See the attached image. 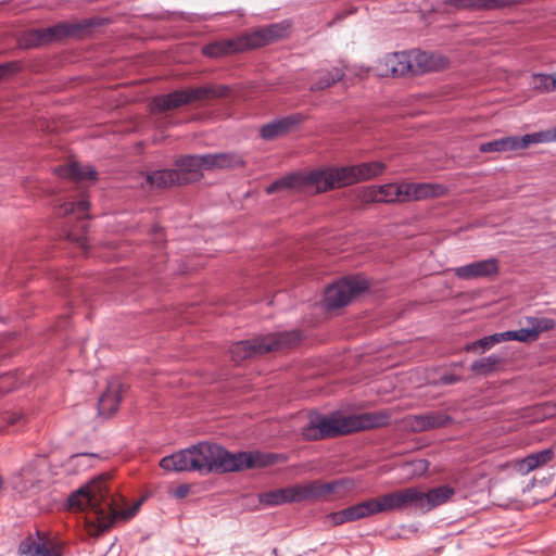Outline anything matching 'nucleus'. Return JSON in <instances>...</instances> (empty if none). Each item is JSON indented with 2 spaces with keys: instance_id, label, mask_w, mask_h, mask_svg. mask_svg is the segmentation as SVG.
<instances>
[{
  "instance_id": "nucleus-45",
  "label": "nucleus",
  "mask_w": 556,
  "mask_h": 556,
  "mask_svg": "<svg viewBox=\"0 0 556 556\" xmlns=\"http://www.w3.org/2000/svg\"><path fill=\"white\" fill-rule=\"evenodd\" d=\"M535 410L540 414V417L545 418L556 415V403L545 404L543 407H536Z\"/></svg>"
},
{
  "instance_id": "nucleus-1",
  "label": "nucleus",
  "mask_w": 556,
  "mask_h": 556,
  "mask_svg": "<svg viewBox=\"0 0 556 556\" xmlns=\"http://www.w3.org/2000/svg\"><path fill=\"white\" fill-rule=\"evenodd\" d=\"M108 475H101L80 486L67 500L68 507L85 513V526L90 536H99L117 520L132 518L140 502L130 508L124 497L113 494L108 486Z\"/></svg>"
},
{
  "instance_id": "nucleus-23",
  "label": "nucleus",
  "mask_w": 556,
  "mask_h": 556,
  "mask_svg": "<svg viewBox=\"0 0 556 556\" xmlns=\"http://www.w3.org/2000/svg\"><path fill=\"white\" fill-rule=\"evenodd\" d=\"M58 176L75 181L96 180L97 172L91 166H83L76 162L55 168Z\"/></svg>"
},
{
  "instance_id": "nucleus-15",
  "label": "nucleus",
  "mask_w": 556,
  "mask_h": 556,
  "mask_svg": "<svg viewBox=\"0 0 556 556\" xmlns=\"http://www.w3.org/2000/svg\"><path fill=\"white\" fill-rule=\"evenodd\" d=\"M302 114H290L288 116L277 118L262 126L260 135L265 140H274L278 137L287 135L291 129H293L295 126L302 123Z\"/></svg>"
},
{
  "instance_id": "nucleus-34",
  "label": "nucleus",
  "mask_w": 556,
  "mask_h": 556,
  "mask_svg": "<svg viewBox=\"0 0 556 556\" xmlns=\"http://www.w3.org/2000/svg\"><path fill=\"white\" fill-rule=\"evenodd\" d=\"M505 341H518L522 343H531L538 340V332L528 328H521L518 330H508L504 332Z\"/></svg>"
},
{
  "instance_id": "nucleus-24",
  "label": "nucleus",
  "mask_w": 556,
  "mask_h": 556,
  "mask_svg": "<svg viewBox=\"0 0 556 556\" xmlns=\"http://www.w3.org/2000/svg\"><path fill=\"white\" fill-rule=\"evenodd\" d=\"M386 72L392 76H403L407 73H412V59L409 53L406 51L395 52L386 56Z\"/></svg>"
},
{
  "instance_id": "nucleus-6",
  "label": "nucleus",
  "mask_w": 556,
  "mask_h": 556,
  "mask_svg": "<svg viewBox=\"0 0 556 556\" xmlns=\"http://www.w3.org/2000/svg\"><path fill=\"white\" fill-rule=\"evenodd\" d=\"M288 25L273 24L266 28H262L243 40H219L211 42L203 47L202 52L208 58H220L227 54L238 52L243 47L256 48L266 45L269 41L281 38L287 34Z\"/></svg>"
},
{
  "instance_id": "nucleus-49",
  "label": "nucleus",
  "mask_w": 556,
  "mask_h": 556,
  "mask_svg": "<svg viewBox=\"0 0 556 556\" xmlns=\"http://www.w3.org/2000/svg\"><path fill=\"white\" fill-rule=\"evenodd\" d=\"M212 16H213V15H210V14H203V15H201V17H200V18H201V20H203V21H207V20H211V18H212Z\"/></svg>"
},
{
  "instance_id": "nucleus-13",
  "label": "nucleus",
  "mask_w": 556,
  "mask_h": 556,
  "mask_svg": "<svg viewBox=\"0 0 556 556\" xmlns=\"http://www.w3.org/2000/svg\"><path fill=\"white\" fill-rule=\"evenodd\" d=\"M89 206H90L89 201L86 199H81L77 202H65L59 208V214H63V215L73 214L80 220V223H81L80 229L83 230V233L77 235L74 231H70L67 237L70 240L75 241L81 248L86 247V237L84 233L87 230L86 219L89 218V214H88Z\"/></svg>"
},
{
  "instance_id": "nucleus-52",
  "label": "nucleus",
  "mask_w": 556,
  "mask_h": 556,
  "mask_svg": "<svg viewBox=\"0 0 556 556\" xmlns=\"http://www.w3.org/2000/svg\"><path fill=\"white\" fill-rule=\"evenodd\" d=\"M78 455H79V454H74V455H73V457H74V456H78ZM87 455H88V456H94L96 454L90 453V454H87Z\"/></svg>"
},
{
  "instance_id": "nucleus-37",
  "label": "nucleus",
  "mask_w": 556,
  "mask_h": 556,
  "mask_svg": "<svg viewBox=\"0 0 556 556\" xmlns=\"http://www.w3.org/2000/svg\"><path fill=\"white\" fill-rule=\"evenodd\" d=\"M531 86L540 92H551L555 90L553 74L535 73L532 75Z\"/></svg>"
},
{
  "instance_id": "nucleus-40",
  "label": "nucleus",
  "mask_w": 556,
  "mask_h": 556,
  "mask_svg": "<svg viewBox=\"0 0 556 556\" xmlns=\"http://www.w3.org/2000/svg\"><path fill=\"white\" fill-rule=\"evenodd\" d=\"M177 452H228V450L214 442L201 441L190 446L180 448Z\"/></svg>"
},
{
  "instance_id": "nucleus-25",
  "label": "nucleus",
  "mask_w": 556,
  "mask_h": 556,
  "mask_svg": "<svg viewBox=\"0 0 556 556\" xmlns=\"http://www.w3.org/2000/svg\"><path fill=\"white\" fill-rule=\"evenodd\" d=\"M39 479L31 468H24L14 477L13 488L23 495L35 493L38 489Z\"/></svg>"
},
{
  "instance_id": "nucleus-41",
  "label": "nucleus",
  "mask_w": 556,
  "mask_h": 556,
  "mask_svg": "<svg viewBox=\"0 0 556 556\" xmlns=\"http://www.w3.org/2000/svg\"><path fill=\"white\" fill-rule=\"evenodd\" d=\"M377 186H367L358 190V198L362 202H380V193Z\"/></svg>"
},
{
  "instance_id": "nucleus-36",
  "label": "nucleus",
  "mask_w": 556,
  "mask_h": 556,
  "mask_svg": "<svg viewBox=\"0 0 556 556\" xmlns=\"http://www.w3.org/2000/svg\"><path fill=\"white\" fill-rule=\"evenodd\" d=\"M258 501L261 504H263L265 506H270V507L287 504L286 489L281 488V489L260 493Z\"/></svg>"
},
{
  "instance_id": "nucleus-43",
  "label": "nucleus",
  "mask_w": 556,
  "mask_h": 556,
  "mask_svg": "<svg viewBox=\"0 0 556 556\" xmlns=\"http://www.w3.org/2000/svg\"><path fill=\"white\" fill-rule=\"evenodd\" d=\"M350 514L351 513H350V509L348 507V508H345L343 510L330 514L329 515V519L336 526L343 525L345 522L353 521L352 516H350Z\"/></svg>"
},
{
  "instance_id": "nucleus-44",
  "label": "nucleus",
  "mask_w": 556,
  "mask_h": 556,
  "mask_svg": "<svg viewBox=\"0 0 556 556\" xmlns=\"http://www.w3.org/2000/svg\"><path fill=\"white\" fill-rule=\"evenodd\" d=\"M170 495L177 500L185 498L190 493L189 484H180L177 488L169 491Z\"/></svg>"
},
{
  "instance_id": "nucleus-5",
  "label": "nucleus",
  "mask_w": 556,
  "mask_h": 556,
  "mask_svg": "<svg viewBox=\"0 0 556 556\" xmlns=\"http://www.w3.org/2000/svg\"><path fill=\"white\" fill-rule=\"evenodd\" d=\"M302 340L298 330L270 333L231 344L229 353L236 363L266 353L294 346Z\"/></svg>"
},
{
  "instance_id": "nucleus-31",
  "label": "nucleus",
  "mask_w": 556,
  "mask_h": 556,
  "mask_svg": "<svg viewBox=\"0 0 556 556\" xmlns=\"http://www.w3.org/2000/svg\"><path fill=\"white\" fill-rule=\"evenodd\" d=\"M349 509L353 521L378 514L375 498L350 506Z\"/></svg>"
},
{
  "instance_id": "nucleus-39",
  "label": "nucleus",
  "mask_w": 556,
  "mask_h": 556,
  "mask_svg": "<svg viewBox=\"0 0 556 556\" xmlns=\"http://www.w3.org/2000/svg\"><path fill=\"white\" fill-rule=\"evenodd\" d=\"M526 320L528 326H530L532 330L538 332V339L540 338V334L542 332L554 329L556 325L554 319L546 317H527Z\"/></svg>"
},
{
  "instance_id": "nucleus-47",
  "label": "nucleus",
  "mask_w": 556,
  "mask_h": 556,
  "mask_svg": "<svg viewBox=\"0 0 556 556\" xmlns=\"http://www.w3.org/2000/svg\"><path fill=\"white\" fill-rule=\"evenodd\" d=\"M9 72V66L0 64V79Z\"/></svg>"
},
{
  "instance_id": "nucleus-38",
  "label": "nucleus",
  "mask_w": 556,
  "mask_h": 556,
  "mask_svg": "<svg viewBox=\"0 0 556 556\" xmlns=\"http://www.w3.org/2000/svg\"><path fill=\"white\" fill-rule=\"evenodd\" d=\"M378 513L400 509L396 491L376 497Z\"/></svg>"
},
{
  "instance_id": "nucleus-17",
  "label": "nucleus",
  "mask_w": 556,
  "mask_h": 556,
  "mask_svg": "<svg viewBox=\"0 0 556 556\" xmlns=\"http://www.w3.org/2000/svg\"><path fill=\"white\" fill-rule=\"evenodd\" d=\"M123 384L114 379L109 381L105 392L98 403L99 414L103 417H111L118 408L122 401Z\"/></svg>"
},
{
  "instance_id": "nucleus-20",
  "label": "nucleus",
  "mask_w": 556,
  "mask_h": 556,
  "mask_svg": "<svg viewBox=\"0 0 556 556\" xmlns=\"http://www.w3.org/2000/svg\"><path fill=\"white\" fill-rule=\"evenodd\" d=\"M455 495V489L450 485H440L421 492V511H429L447 503Z\"/></svg>"
},
{
  "instance_id": "nucleus-30",
  "label": "nucleus",
  "mask_w": 556,
  "mask_h": 556,
  "mask_svg": "<svg viewBox=\"0 0 556 556\" xmlns=\"http://www.w3.org/2000/svg\"><path fill=\"white\" fill-rule=\"evenodd\" d=\"M430 467L429 460L425 458H417L414 460L406 462L401 465L400 469L402 472V476L407 479L412 480L418 477L424 476Z\"/></svg>"
},
{
  "instance_id": "nucleus-10",
  "label": "nucleus",
  "mask_w": 556,
  "mask_h": 556,
  "mask_svg": "<svg viewBox=\"0 0 556 556\" xmlns=\"http://www.w3.org/2000/svg\"><path fill=\"white\" fill-rule=\"evenodd\" d=\"M369 288V282L362 276H352L330 285L325 290L324 302L327 308H340L350 303L352 298Z\"/></svg>"
},
{
  "instance_id": "nucleus-19",
  "label": "nucleus",
  "mask_w": 556,
  "mask_h": 556,
  "mask_svg": "<svg viewBox=\"0 0 556 556\" xmlns=\"http://www.w3.org/2000/svg\"><path fill=\"white\" fill-rule=\"evenodd\" d=\"M451 418L443 413L430 412L421 415H413L407 418V424L413 431L420 432L440 428L450 422Z\"/></svg>"
},
{
  "instance_id": "nucleus-51",
  "label": "nucleus",
  "mask_w": 556,
  "mask_h": 556,
  "mask_svg": "<svg viewBox=\"0 0 556 556\" xmlns=\"http://www.w3.org/2000/svg\"><path fill=\"white\" fill-rule=\"evenodd\" d=\"M553 81H555V90H556V74H553Z\"/></svg>"
},
{
  "instance_id": "nucleus-48",
  "label": "nucleus",
  "mask_w": 556,
  "mask_h": 556,
  "mask_svg": "<svg viewBox=\"0 0 556 556\" xmlns=\"http://www.w3.org/2000/svg\"><path fill=\"white\" fill-rule=\"evenodd\" d=\"M443 381L445 383H454L457 381V378H455L454 376H445L443 377Z\"/></svg>"
},
{
  "instance_id": "nucleus-2",
  "label": "nucleus",
  "mask_w": 556,
  "mask_h": 556,
  "mask_svg": "<svg viewBox=\"0 0 556 556\" xmlns=\"http://www.w3.org/2000/svg\"><path fill=\"white\" fill-rule=\"evenodd\" d=\"M282 454H167L160 460L165 471L229 472L263 468L277 463Z\"/></svg>"
},
{
  "instance_id": "nucleus-33",
  "label": "nucleus",
  "mask_w": 556,
  "mask_h": 556,
  "mask_svg": "<svg viewBox=\"0 0 556 556\" xmlns=\"http://www.w3.org/2000/svg\"><path fill=\"white\" fill-rule=\"evenodd\" d=\"M344 73L339 67H333L327 73H321L318 80L312 86V90H323L339 81Z\"/></svg>"
},
{
  "instance_id": "nucleus-26",
  "label": "nucleus",
  "mask_w": 556,
  "mask_h": 556,
  "mask_svg": "<svg viewBox=\"0 0 556 556\" xmlns=\"http://www.w3.org/2000/svg\"><path fill=\"white\" fill-rule=\"evenodd\" d=\"M380 202H407V191L404 184H386L379 186Z\"/></svg>"
},
{
  "instance_id": "nucleus-4",
  "label": "nucleus",
  "mask_w": 556,
  "mask_h": 556,
  "mask_svg": "<svg viewBox=\"0 0 556 556\" xmlns=\"http://www.w3.org/2000/svg\"><path fill=\"white\" fill-rule=\"evenodd\" d=\"M391 415L387 412H371L344 416L341 414L309 415L308 424L303 427L305 440L316 441L348 434L354 431L382 427L389 424Z\"/></svg>"
},
{
  "instance_id": "nucleus-7",
  "label": "nucleus",
  "mask_w": 556,
  "mask_h": 556,
  "mask_svg": "<svg viewBox=\"0 0 556 556\" xmlns=\"http://www.w3.org/2000/svg\"><path fill=\"white\" fill-rule=\"evenodd\" d=\"M228 94L229 87L225 85L175 90L167 94L155 97L151 102V110L153 112H165L189 104L193 101L225 98Z\"/></svg>"
},
{
  "instance_id": "nucleus-53",
  "label": "nucleus",
  "mask_w": 556,
  "mask_h": 556,
  "mask_svg": "<svg viewBox=\"0 0 556 556\" xmlns=\"http://www.w3.org/2000/svg\"><path fill=\"white\" fill-rule=\"evenodd\" d=\"M541 452L547 453V452H552V451H551V448H544Z\"/></svg>"
},
{
  "instance_id": "nucleus-35",
  "label": "nucleus",
  "mask_w": 556,
  "mask_h": 556,
  "mask_svg": "<svg viewBox=\"0 0 556 556\" xmlns=\"http://www.w3.org/2000/svg\"><path fill=\"white\" fill-rule=\"evenodd\" d=\"M505 342L504 332L493 333L491 336L483 337L466 346L468 352L482 349L483 351L490 350L494 345Z\"/></svg>"
},
{
  "instance_id": "nucleus-14",
  "label": "nucleus",
  "mask_w": 556,
  "mask_h": 556,
  "mask_svg": "<svg viewBox=\"0 0 556 556\" xmlns=\"http://www.w3.org/2000/svg\"><path fill=\"white\" fill-rule=\"evenodd\" d=\"M22 556H62L61 546L41 538L28 536L18 546Z\"/></svg>"
},
{
  "instance_id": "nucleus-11",
  "label": "nucleus",
  "mask_w": 556,
  "mask_h": 556,
  "mask_svg": "<svg viewBox=\"0 0 556 556\" xmlns=\"http://www.w3.org/2000/svg\"><path fill=\"white\" fill-rule=\"evenodd\" d=\"M343 480L323 483L319 480L294 484L286 489L287 503H300L309 500H324L337 491Z\"/></svg>"
},
{
  "instance_id": "nucleus-22",
  "label": "nucleus",
  "mask_w": 556,
  "mask_h": 556,
  "mask_svg": "<svg viewBox=\"0 0 556 556\" xmlns=\"http://www.w3.org/2000/svg\"><path fill=\"white\" fill-rule=\"evenodd\" d=\"M408 201H419L428 198H435L444 192V187L434 184L405 182Z\"/></svg>"
},
{
  "instance_id": "nucleus-16",
  "label": "nucleus",
  "mask_w": 556,
  "mask_h": 556,
  "mask_svg": "<svg viewBox=\"0 0 556 556\" xmlns=\"http://www.w3.org/2000/svg\"><path fill=\"white\" fill-rule=\"evenodd\" d=\"M413 67L412 74L418 75L426 72L439 71L446 64L445 59L431 52L413 50L409 51Z\"/></svg>"
},
{
  "instance_id": "nucleus-27",
  "label": "nucleus",
  "mask_w": 556,
  "mask_h": 556,
  "mask_svg": "<svg viewBox=\"0 0 556 556\" xmlns=\"http://www.w3.org/2000/svg\"><path fill=\"white\" fill-rule=\"evenodd\" d=\"M447 5L457 9L467 8H498L518 2L519 0H444Z\"/></svg>"
},
{
  "instance_id": "nucleus-29",
  "label": "nucleus",
  "mask_w": 556,
  "mask_h": 556,
  "mask_svg": "<svg viewBox=\"0 0 556 556\" xmlns=\"http://www.w3.org/2000/svg\"><path fill=\"white\" fill-rule=\"evenodd\" d=\"M552 454H528L525 458L515 464V469L521 475H527L531 470L552 459Z\"/></svg>"
},
{
  "instance_id": "nucleus-50",
  "label": "nucleus",
  "mask_w": 556,
  "mask_h": 556,
  "mask_svg": "<svg viewBox=\"0 0 556 556\" xmlns=\"http://www.w3.org/2000/svg\"><path fill=\"white\" fill-rule=\"evenodd\" d=\"M2 485H3V479H2V477L0 476V490L2 489Z\"/></svg>"
},
{
  "instance_id": "nucleus-8",
  "label": "nucleus",
  "mask_w": 556,
  "mask_h": 556,
  "mask_svg": "<svg viewBox=\"0 0 556 556\" xmlns=\"http://www.w3.org/2000/svg\"><path fill=\"white\" fill-rule=\"evenodd\" d=\"M243 165V161L230 153H214L203 155H185L176 161V170L180 177H187L188 182L198 179L202 169L214 167L227 168Z\"/></svg>"
},
{
  "instance_id": "nucleus-3",
  "label": "nucleus",
  "mask_w": 556,
  "mask_h": 556,
  "mask_svg": "<svg viewBox=\"0 0 556 556\" xmlns=\"http://www.w3.org/2000/svg\"><path fill=\"white\" fill-rule=\"evenodd\" d=\"M384 169L386 165L382 162L374 161L351 166L315 169L303 177L299 174H291L270 184L266 188V192L273 194L278 190L291 189L298 186L300 181L314 186L317 192H325L330 189L376 178Z\"/></svg>"
},
{
  "instance_id": "nucleus-21",
  "label": "nucleus",
  "mask_w": 556,
  "mask_h": 556,
  "mask_svg": "<svg viewBox=\"0 0 556 556\" xmlns=\"http://www.w3.org/2000/svg\"><path fill=\"white\" fill-rule=\"evenodd\" d=\"M188 178L180 177V173L176 169L154 170L146 176V184L151 188H167L173 185L187 184Z\"/></svg>"
},
{
  "instance_id": "nucleus-54",
  "label": "nucleus",
  "mask_w": 556,
  "mask_h": 556,
  "mask_svg": "<svg viewBox=\"0 0 556 556\" xmlns=\"http://www.w3.org/2000/svg\"><path fill=\"white\" fill-rule=\"evenodd\" d=\"M432 471L433 472H439V471H441V469L434 467Z\"/></svg>"
},
{
  "instance_id": "nucleus-32",
  "label": "nucleus",
  "mask_w": 556,
  "mask_h": 556,
  "mask_svg": "<svg viewBox=\"0 0 556 556\" xmlns=\"http://www.w3.org/2000/svg\"><path fill=\"white\" fill-rule=\"evenodd\" d=\"M500 357L496 355H489L486 357H482L480 359L475 361L470 369L477 375H488L495 370L496 366L500 363Z\"/></svg>"
},
{
  "instance_id": "nucleus-12",
  "label": "nucleus",
  "mask_w": 556,
  "mask_h": 556,
  "mask_svg": "<svg viewBox=\"0 0 556 556\" xmlns=\"http://www.w3.org/2000/svg\"><path fill=\"white\" fill-rule=\"evenodd\" d=\"M500 271V264L496 258H488L472 262L454 268L455 275L464 280L478 278H493Z\"/></svg>"
},
{
  "instance_id": "nucleus-18",
  "label": "nucleus",
  "mask_w": 556,
  "mask_h": 556,
  "mask_svg": "<svg viewBox=\"0 0 556 556\" xmlns=\"http://www.w3.org/2000/svg\"><path fill=\"white\" fill-rule=\"evenodd\" d=\"M530 146L529 138L525 136H508L495 139L479 146L481 153L506 152L526 149Z\"/></svg>"
},
{
  "instance_id": "nucleus-28",
  "label": "nucleus",
  "mask_w": 556,
  "mask_h": 556,
  "mask_svg": "<svg viewBox=\"0 0 556 556\" xmlns=\"http://www.w3.org/2000/svg\"><path fill=\"white\" fill-rule=\"evenodd\" d=\"M400 509L414 507L421 510V491L418 488L410 486L396 491Z\"/></svg>"
},
{
  "instance_id": "nucleus-46",
  "label": "nucleus",
  "mask_w": 556,
  "mask_h": 556,
  "mask_svg": "<svg viewBox=\"0 0 556 556\" xmlns=\"http://www.w3.org/2000/svg\"><path fill=\"white\" fill-rule=\"evenodd\" d=\"M21 419H22V415H21L20 413H8V414L4 416V420H5L9 425H15V424H17Z\"/></svg>"
},
{
  "instance_id": "nucleus-9",
  "label": "nucleus",
  "mask_w": 556,
  "mask_h": 556,
  "mask_svg": "<svg viewBox=\"0 0 556 556\" xmlns=\"http://www.w3.org/2000/svg\"><path fill=\"white\" fill-rule=\"evenodd\" d=\"M88 26L89 23L87 22H62L47 28L31 29L22 36L20 43L24 48L39 47L64 38L79 36Z\"/></svg>"
},
{
  "instance_id": "nucleus-42",
  "label": "nucleus",
  "mask_w": 556,
  "mask_h": 556,
  "mask_svg": "<svg viewBox=\"0 0 556 556\" xmlns=\"http://www.w3.org/2000/svg\"><path fill=\"white\" fill-rule=\"evenodd\" d=\"M526 138H529L531 143L551 142L556 141V128L554 130L539 131L534 134H527Z\"/></svg>"
}]
</instances>
